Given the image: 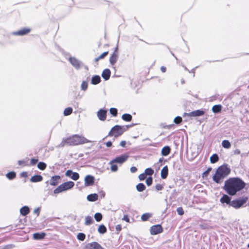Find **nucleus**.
I'll return each instance as SVG.
<instances>
[{"mask_svg": "<svg viewBox=\"0 0 249 249\" xmlns=\"http://www.w3.org/2000/svg\"><path fill=\"white\" fill-rule=\"evenodd\" d=\"M245 185L246 183L240 178H231L225 181L224 189L229 195L234 196Z\"/></svg>", "mask_w": 249, "mask_h": 249, "instance_id": "nucleus-1", "label": "nucleus"}, {"mask_svg": "<svg viewBox=\"0 0 249 249\" xmlns=\"http://www.w3.org/2000/svg\"><path fill=\"white\" fill-rule=\"evenodd\" d=\"M91 142L85 137L78 135H74L69 138L63 140L61 143L62 146L66 145H77L87 143H89Z\"/></svg>", "mask_w": 249, "mask_h": 249, "instance_id": "nucleus-2", "label": "nucleus"}, {"mask_svg": "<svg viewBox=\"0 0 249 249\" xmlns=\"http://www.w3.org/2000/svg\"><path fill=\"white\" fill-rule=\"evenodd\" d=\"M231 172V169L226 165H223L219 167L215 174L213 177L214 182L217 183H221L223 179L228 176Z\"/></svg>", "mask_w": 249, "mask_h": 249, "instance_id": "nucleus-3", "label": "nucleus"}, {"mask_svg": "<svg viewBox=\"0 0 249 249\" xmlns=\"http://www.w3.org/2000/svg\"><path fill=\"white\" fill-rule=\"evenodd\" d=\"M124 162V155L116 157L109 162L111 170L115 172L118 170V167L121 166Z\"/></svg>", "mask_w": 249, "mask_h": 249, "instance_id": "nucleus-4", "label": "nucleus"}, {"mask_svg": "<svg viewBox=\"0 0 249 249\" xmlns=\"http://www.w3.org/2000/svg\"><path fill=\"white\" fill-rule=\"evenodd\" d=\"M74 185V183L73 182L71 181H67L60 185L54 190L53 192L54 194H58L63 191L72 188Z\"/></svg>", "mask_w": 249, "mask_h": 249, "instance_id": "nucleus-5", "label": "nucleus"}, {"mask_svg": "<svg viewBox=\"0 0 249 249\" xmlns=\"http://www.w3.org/2000/svg\"><path fill=\"white\" fill-rule=\"evenodd\" d=\"M247 196H243L241 198L232 200L230 203V206L235 208L238 209L242 207L248 201Z\"/></svg>", "mask_w": 249, "mask_h": 249, "instance_id": "nucleus-6", "label": "nucleus"}, {"mask_svg": "<svg viewBox=\"0 0 249 249\" xmlns=\"http://www.w3.org/2000/svg\"><path fill=\"white\" fill-rule=\"evenodd\" d=\"M124 133L123 129L122 127L119 125H115L111 129L109 133V135L117 137L121 136Z\"/></svg>", "mask_w": 249, "mask_h": 249, "instance_id": "nucleus-7", "label": "nucleus"}, {"mask_svg": "<svg viewBox=\"0 0 249 249\" xmlns=\"http://www.w3.org/2000/svg\"><path fill=\"white\" fill-rule=\"evenodd\" d=\"M204 114V111L202 110H196L190 113H184V116L188 117H198L202 116Z\"/></svg>", "mask_w": 249, "mask_h": 249, "instance_id": "nucleus-8", "label": "nucleus"}, {"mask_svg": "<svg viewBox=\"0 0 249 249\" xmlns=\"http://www.w3.org/2000/svg\"><path fill=\"white\" fill-rule=\"evenodd\" d=\"M162 231V228L160 225L153 226L150 228V233L152 235H156Z\"/></svg>", "mask_w": 249, "mask_h": 249, "instance_id": "nucleus-9", "label": "nucleus"}, {"mask_svg": "<svg viewBox=\"0 0 249 249\" xmlns=\"http://www.w3.org/2000/svg\"><path fill=\"white\" fill-rule=\"evenodd\" d=\"M31 30L29 28H24L18 31L14 32L13 34L15 36H22L27 35L31 32Z\"/></svg>", "mask_w": 249, "mask_h": 249, "instance_id": "nucleus-10", "label": "nucleus"}, {"mask_svg": "<svg viewBox=\"0 0 249 249\" xmlns=\"http://www.w3.org/2000/svg\"><path fill=\"white\" fill-rule=\"evenodd\" d=\"M65 175L74 180H77L79 178V174L77 172H73L71 170H67L65 173Z\"/></svg>", "mask_w": 249, "mask_h": 249, "instance_id": "nucleus-11", "label": "nucleus"}, {"mask_svg": "<svg viewBox=\"0 0 249 249\" xmlns=\"http://www.w3.org/2000/svg\"><path fill=\"white\" fill-rule=\"evenodd\" d=\"M94 178L90 175L87 176L85 178V185L86 186H91L94 184Z\"/></svg>", "mask_w": 249, "mask_h": 249, "instance_id": "nucleus-12", "label": "nucleus"}, {"mask_svg": "<svg viewBox=\"0 0 249 249\" xmlns=\"http://www.w3.org/2000/svg\"><path fill=\"white\" fill-rule=\"evenodd\" d=\"M69 61L75 68L78 69L80 68V62L75 57H70L69 58Z\"/></svg>", "mask_w": 249, "mask_h": 249, "instance_id": "nucleus-13", "label": "nucleus"}, {"mask_svg": "<svg viewBox=\"0 0 249 249\" xmlns=\"http://www.w3.org/2000/svg\"><path fill=\"white\" fill-rule=\"evenodd\" d=\"M107 111L104 109H100L97 112V116L101 121H105L107 118Z\"/></svg>", "mask_w": 249, "mask_h": 249, "instance_id": "nucleus-14", "label": "nucleus"}, {"mask_svg": "<svg viewBox=\"0 0 249 249\" xmlns=\"http://www.w3.org/2000/svg\"><path fill=\"white\" fill-rule=\"evenodd\" d=\"M89 249H105L98 243L93 242L88 245Z\"/></svg>", "mask_w": 249, "mask_h": 249, "instance_id": "nucleus-15", "label": "nucleus"}, {"mask_svg": "<svg viewBox=\"0 0 249 249\" xmlns=\"http://www.w3.org/2000/svg\"><path fill=\"white\" fill-rule=\"evenodd\" d=\"M60 179L59 176H54L51 178L50 184L52 186H56L59 182V180Z\"/></svg>", "mask_w": 249, "mask_h": 249, "instance_id": "nucleus-16", "label": "nucleus"}, {"mask_svg": "<svg viewBox=\"0 0 249 249\" xmlns=\"http://www.w3.org/2000/svg\"><path fill=\"white\" fill-rule=\"evenodd\" d=\"M111 72L108 69L104 70L102 73V76L105 80H107L110 77Z\"/></svg>", "mask_w": 249, "mask_h": 249, "instance_id": "nucleus-17", "label": "nucleus"}, {"mask_svg": "<svg viewBox=\"0 0 249 249\" xmlns=\"http://www.w3.org/2000/svg\"><path fill=\"white\" fill-rule=\"evenodd\" d=\"M220 202L223 204L225 203L230 206V203H231V198L228 196L224 195L220 198Z\"/></svg>", "mask_w": 249, "mask_h": 249, "instance_id": "nucleus-18", "label": "nucleus"}, {"mask_svg": "<svg viewBox=\"0 0 249 249\" xmlns=\"http://www.w3.org/2000/svg\"><path fill=\"white\" fill-rule=\"evenodd\" d=\"M46 235L45 232H36L33 234V238L36 240H40L43 239Z\"/></svg>", "mask_w": 249, "mask_h": 249, "instance_id": "nucleus-19", "label": "nucleus"}, {"mask_svg": "<svg viewBox=\"0 0 249 249\" xmlns=\"http://www.w3.org/2000/svg\"><path fill=\"white\" fill-rule=\"evenodd\" d=\"M168 174V169L167 166H165L161 170V177L163 179L167 178Z\"/></svg>", "mask_w": 249, "mask_h": 249, "instance_id": "nucleus-20", "label": "nucleus"}, {"mask_svg": "<svg viewBox=\"0 0 249 249\" xmlns=\"http://www.w3.org/2000/svg\"><path fill=\"white\" fill-rule=\"evenodd\" d=\"M43 180V177L41 175H35L33 176L31 179L30 181L32 182H37L41 181Z\"/></svg>", "mask_w": 249, "mask_h": 249, "instance_id": "nucleus-21", "label": "nucleus"}, {"mask_svg": "<svg viewBox=\"0 0 249 249\" xmlns=\"http://www.w3.org/2000/svg\"><path fill=\"white\" fill-rule=\"evenodd\" d=\"M21 214L26 216L30 213V209L28 206H23L20 210Z\"/></svg>", "mask_w": 249, "mask_h": 249, "instance_id": "nucleus-22", "label": "nucleus"}, {"mask_svg": "<svg viewBox=\"0 0 249 249\" xmlns=\"http://www.w3.org/2000/svg\"><path fill=\"white\" fill-rule=\"evenodd\" d=\"M117 57H118V55H117V52L114 51V52L113 53V54H112V55L111 56V57L109 58L110 63L112 65H114L117 61Z\"/></svg>", "mask_w": 249, "mask_h": 249, "instance_id": "nucleus-23", "label": "nucleus"}, {"mask_svg": "<svg viewBox=\"0 0 249 249\" xmlns=\"http://www.w3.org/2000/svg\"><path fill=\"white\" fill-rule=\"evenodd\" d=\"M171 151V149L169 146H166L162 148L161 150V155L163 156H166L169 154Z\"/></svg>", "mask_w": 249, "mask_h": 249, "instance_id": "nucleus-24", "label": "nucleus"}, {"mask_svg": "<svg viewBox=\"0 0 249 249\" xmlns=\"http://www.w3.org/2000/svg\"><path fill=\"white\" fill-rule=\"evenodd\" d=\"M98 198V196L97 194H90L88 196H87V199L89 201H96Z\"/></svg>", "mask_w": 249, "mask_h": 249, "instance_id": "nucleus-25", "label": "nucleus"}, {"mask_svg": "<svg viewBox=\"0 0 249 249\" xmlns=\"http://www.w3.org/2000/svg\"><path fill=\"white\" fill-rule=\"evenodd\" d=\"M101 82V78L99 75H95L91 79V84L96 85Z\"/></svg>", "mask_w": 249, "mask_h": 249, "instance_id": "nucleus-26", "label": "nucleus"}, {"mask_svg": "<svg viewBox=\"0 0 249 249\" xmlns=\"http://www.w3.org/2000/svg\"><path fill=\"white\" fill-rule=\"evenodd\" d=\"M108 54V52H104L103 53H102L100 55H99L98 57L95 58L94 59V62L96 63H98V62L101 60L104 59L106 56H107Z\"/></svg>", "mask_w": 249, "mask_h": 249, "instance_id": "nucleus-27", "label": "nucleus"}, {"mask_svg": "<svg viewBox=\"0 0 249 249\" xmlns=\"http://www.w3.org/2000/svg\"><path fill=\"white\" fill-rule=\"evenodd\" d=\"M107 231V228L104 225H101L99 226L98 229V231L101 234L106 233Z\"/></svg>", "mask_w": 249, "mask_h": 249, "instance_id": "nucleus-28", "label": "nucleus"}, {"mask_svg": "<svg viewBox=\"0 0 249 249\" xmlns=\"http://www.w3.org/2000/svg\"><path fill=\"white\" fill-rule=\"evenodd\" d=\"M6 177L9 179H13L16 177V173L14 171L10 172L6 175Z\"/></svg>", "mask_w": 249, "mask_h": 249, "instance_id": "nucleus-29", "label": "nucleus"}, {"mask_svg": "<svg viewBox=\"0 0 249 249\" xmlns=\"http://www.w3.org/2000/svg\"><path fill=\"white\" fill-rule=\"evenodd\" d=\"M93 222V220L92 217L87 216L85 217V224L86 225H89Z\"/></svg>", "mask_w": 249, "mask_h": 249, "instance_id": "nucleus-30", "label": "nucleus"}, {"mask_svg": "<svg viewBox=\"0 0 249 249\" xmlns=\"http://www.w3.org/2000/svg\"><path fill=\"white\" fill-rule=\"evenodd\" d=\"M210 160L212 163H214L218 160L219 158L217 154H214L210 157Z\"/></svg>", "mask_w": 249, "mask_h": 249, "instance_id": "nucleus-31", "label": "nucleus"}, {"mask_svg": "<svg viewBox=\"0 0 249 249\" xmlns=\"http://www.w3.org/2000/svg\"><path fill=\"white\" fill-rule=\"evenodd\" d=\"M72 108L71 107L66 108L63 112L64 116H68L71 115L72 112Z\"/></svg>", "mask_w": 249, "mask_h": 249, "instance_id": "nucleus-32", "label": "nucleus"}, {"mask_svg": "<svg viewBox=\"0 0 249 249\" xmlns=\"http://www.w3.org/2000/svg\"><path fill=\"white\" fill-rule=\"evenodd\" d=\"M222 146L225 148H230L231 146V143L228 140H224L222 142Z\"/></svg>", "mask_w": 249, "mask_h": 249, "instance_id": "nucleus-33", "label": "nucleus"}, {"mask_svg": "<svg viewBox=\"0 0 249 249\" xmlns=\"http://www.w3.org/2000/svg\"><path fill=\"white\" fill-rule=\"evenodd\" d=\"M222 107L221 105H214L212 107V111L214 113L219 112L221 110Z\"/></svg>", "mask_w": 249, "mask_h": 249, "instance_id": "nucleus-34", "label": "nucleus"}, {"mask_svg": "<svg viewBox=\"0 0 249 249\" xmlns=\"http://www.w3.org/2000/svg\"><path fill=\"white\" fill-rule=\"evenodd\" d=\"M136 189L139 192H142L145 189V186L143 183H140L136 186Z\"/></svg>", "mask_w": 249, "mask_h": 249, "instance_id": "nucleus-35", "label": "nucleus"}, {"mask_svg": "<svg viewBox=\"0 0 249 249\" xmlns=\"http://www.w3.org/2000/svg\"><path fill=\"white\" fill-rule=\"evenodd\" d=\"M152 216V214L150 213H145L143 214L141 216V219L142 221H145L147 220L149 218Z\"/></svg>", "mask_w": 249, "mask_h": 249, "instance_id": "nucleus-36", "label": "nucleus"}, {"mask_svg": "<svg viewBox=\"0 0 249 249\" xmlns=\"http://www.w3.org/2000/svg\"><path fill=\"white\" fill-rule=\"evenodd\" d=\"M46 164L43 162H39L37 164V167L38 169L41 170H44L46 168Z\"/></svg>", "mask_w": 249, "mask_h": 249, "instance_id": "nucleus-37", "label": "nucleus"}, {"mask_svg": "<svg viewBox=\"0 0 249 249\" xmlns=\"http://www.w3.org/2000/svg\"><path fill=\"white\" fill-rule=\"evenodd\" d=\"M102 217V215L101 213H97L94 214V218L97 222L101 221Z\"/></svg>", "mask_w": 249, "mask_h": 249, "instance_id": "nucleus-38", "label": "nucleus"}, {"mask_svg": "<svg viewBox=\"0 0 249 249\" xmlns=\"http://www.w3.org/2000/svg\"><path fill=\"white\" fill-rule=\"evenodd\" d=\"M144 173L145 174L146 176L147 175L151 176L154 174V170L150 168H148L145 170Z\"/></svg>", "mask_w": 249, "mask_h": 249, "instance_id": "nucleus-39", "label": "nucleus"}, {"mask_svg": "<svg viewBox=\"0 0 249 249\" xmlns=\"http://www.w3.org/2000/svg\"><path fill=\"white\" fill-rule=\"evenodd\" d=\"M77 238L80 241H84L85 239L86 235L83 233H79L77 235Z\"/></svg>", "mask_w": 249, "mask_h": 249, "instance_id": "nucleus-40", "label": "nucleus"}, {"mask_svg": "<svg viewBox=\"0 0 249 249\" xmlns=\"http://www.w3.org/2000/svg\"><path fill=\"white\" fill-rule=\"evenodd\" d=\"M28 160H19L18 161V163L19 165H21V166H28V165H29V164H28Z\"/></svg>", "mask_w": 249, "mask_h": 249, "instance_id": "nucleus-41", "label": "nucleus"}, {"mask_svg": "<svg viewBox=\"0 0 249 249\" xmlns=\"http://www.w3.org/2000/svg\"><path fill=\"white\" fill-rule=\"evenodd\" d=\"M109 111L111 114H112L113 116L115 117L117 115V109L115 108H111L109 109Z\"/></svg>", "mask_w": 249, "mask_h": 249, "instance_id": "nucleus-42", "label": "nucleus"}, {"mask_svg": "<svg viewBox=\"0 0 249 249\" xmlns=\"http://www.w3.org/2000/svg\"><path fill=\"white\" fill-rule=\"evenodd\" d=\"M182 120L181 117L177 116L174 119V122L177 124H179L182 122Z\"/></svg>", "mask_w": 249, "mask_h": 249, "instance_id": "nucleus-43", "label": "nucleus"}, {"mask_svg": "<svg viewBox=\"0 0 249 249\" xmlns=\"http://www.w3.org/2000/svg\"><path fill=\"white\" fill-rule=\"evenodd\" d=\"M153 178L151 177L148 178L146 180V183L147 186H150L152 184Z\"/></svg>", "mask_w": 249, "mask_h": 249, "instance_id": "nucleus-44", "label": "nucleus"}, {"mask_svg": "<svg viewBox=\"0 0 249 249\" xmlns=\"http://www.w3.org/2000/svg\"><path fill=\"white\" fill-rule=\"evenodd\" d=\"M88 88V83L86 82L83 81L81 84L82 89L85 90Z\"/></svg>", "mask_w": 249, "mask_h": 249, "instance_id": "nucleus-45", "label": "nucleus"}, {"mask_svg": "<svg viewBox=\"0 0 249 249\" xmlns=\"http://www.w3.org/2000/svg\"><path fill=\"white\" fill-rule=\"evenodd\" d=\"M110 3V2L109 1L104 0L101 2L100 4L102 6H109Z\"/></svg>", "mask_w": 249, "mask_h": 249, "instance_id": "nucleus-46", "label": "nucleus"}, {"mask_svg": "<svg viewBox=\"0 0 249 249\" xmlns=\"http://www.w3.org/2000/svg\"><path fill=\"white\" fill-rule=\"evenodd\" d=\"M146 178V175L144 173L140 174L139 176V178L140 180H143Z\"/></svg>", "mask_w": 249, "mask_h": 249, "instance_id": "nucleus-47", "label": "nucleus"}, {"mask_svg": "<svg viewBox=\"0 0 249 249\" xmlns=\"http://www.w3.org/2000/svg\"><path fill=\"white\" fill-rule=\"evenodd\" d=\"M37 159H32L30 161V165H35L38 162Z\"/></svg>", "mask_w": 249, "mask_h": 249, "instance_id": "nucleus-48", "label": "nucleus"}, {"mask_svg": "<svg viewBox=\"0 0 249 249\" xmlns=\"http://www.w3.org/2000/svg\"><path fill=\"white\" fill-rule=\"evenodd\" d=\"M155 188L157 190L160 191L162 190L163 186L162 185L160 184H157L155 186Z\"/></svg>", "mask_w": 249, "mask_h": 249, "instance_id": "nucleus-49", "label": "nucleus"}, {"mask_svg": "<svg viewBox=\"0 0 249 249\" xmlns=\"http://www.w3.org/2000/svg\"><path fill=\"white\" fill-rule=\"evenodd\" d=\"M177 211L179 215H183L184 213L183 210L181 207L178 208Z\"/></svg>", "mask_w": 249, "mask_h": 249, "instance_id": "nucleus-50", "label": "nucleus"}, {"mask_svg": "<svg viewBox=\"0 0 249 249\" xmlns=\"http://www.w3.org/2000/svg\"><path fill=\"white\" fill-rule=\"evenodd\" d=\"M40 208H37L34 210V213L35 214H36L37 216H38L40 214Z\"/></svg>", "mask_w": 249, "mask_h": 249, "instance_id": "nucleus-51", "label": "nucleus"}, {"mask_svg": "<svg viewBox=\"0 0 249 249\" xmlns=\"http://www.w3.org/2000/svg\"><path fill=\"white\" fill-rule=\"evenodd\" d=\"M20 176L22 178H26L28 176V174L27 172H22L20 173Z\"/></svg>", "mask_w": 249, "mask_h": 249, "instance_id": "nucleus-52", "label": "nucleus"}, {"mask_svg": "<svg viewBox=\"0 0 249 249\" xmlns=\"http://www.w3.org/2000/svg\"><path fill=\"white\" fill-rule=\"evenodd\" d=\"M132 119V116L129 114L125 113V121H130Z\"/></svg>", "mask_w": 249, "mask_h": 249, "instance_id": "nucleus-53", "label": "nucleus"}, {"mask_svg": "<svg viewBox=\"0 0 249 249\" xmlns=\"http://www.w3.org/2000/svg\"><path fill=\"white\" fill-rule=\"evenodd\" d=\"M122 230V227L120 225H116V230L117 231H121Z\"/></svg>", "mask_w": 249, "mask_h": 249, "instance_id": "nucleus-54", "label": "nucleus"}, {"mask_svg": "<svg viewBox=\"0 0 249 249\" xmlns=\"http://www.w3.org/2000/svg\"><path fill=\"white\" fill-rule=\"evenodd\" d=\"M137 169L136 167H132L130 168V171L133 173L136 172L137 171Z\"/></svg>", "mask_w": 249, "mask_h": 249, "instance_id": "nucleus-55", "label": "nucleus"}, {"mask_svg": "<svg viewBox=\"0 0 249 249\" xmlns=\"http://www.w3.org/2000/svg\"><path fill=\"white\" fill-rule=\"evenodd\" d=\"M209 173H208V172H207L206 171H205L204 172H203V173L202 174V177L203 178H206V177H207V176L209 175Z\"/></svg>", "mask_w": 249, "mask_h": 249, "instance_id": "nucleus-56", "label": "nucleus"}, {"mask_svg": "<svg viewBox=\"0 0 249 249\" xmlns=\"http://www.w3.org/2000/svg\"><path fill=\"white\" fill-rule=\"evenodd\" d=\"M233 153L235 155H238V154H239L240 153V151L239 149H235L234 151H233Z\"/></svg>", "mask_w": 249, "mask_h": 249, "instance_id": "nucleus-57", "label": "nucleus"}, {"mask_svg": "<svg viewBox=\"0 0 249 249\" xmlns=\"http://www.w3.org/2000/svg\"><path fill=\"white\" fill-rule=\"evenodd\" d=\"M106 144L107 147H110L112 145V142L109 141L107 142Z\"/></svg>", "mask_w": 249, "mask_h": 249, "instance_id": "nucleus-58", "label": "nucleus"}, {"mask_svg": "<svg viewBox=\"0 0 249 249\" xmlns=\"http://www.w3.org/2000/svg\"><path fill=\"white\" fill-rule=\"evenodd\" d=\"M160 70L162 72H165L166 71V68L164 67H161Z\"/></svg>", "mask_w": 249, "mask_h": 249, "instance_id": "nucleus-59", "label": "nucleus"}, {"mask_svg": "<svg viewBox=\"0 0 249 249\" xmlns=\"http://www.w3.org/2000/svg\"><path fill=\"white\" fill-rule=\"evenodd\" d=\"M120 144L121 146H122L123 147H124V141H122L120 143Z\"/></svg>", "mask_w": 249, "mask_h": 249, "instance_id": "nucleus-60", "label": "nucleus"}, {"mask_svg": "<svg viewBox=\"0 0 249 249\" xmlns=\"http://www.w3.org/2000/svg\"><path fill=\"white\" fill-rule=\"evenodd\" d=\"M211 170H212V168L210 167V168H208L207 169L206 171H207V172H208V173H210V172Z\"/></svg>", "mask_w": 249, "mask_h": 249, "instance_id": "nucleus-61", "label": "nucleus"}, {"mask_svg": "<svg viewBox=\"0 0 249 249\" xmlns=\"http://www.w3.org/2000/svg\"><path fill=\"white\" fill-rule=\"evenodd\" d=\"M134 124H132V125H125V128H129L130 126L133 125Z\"/></svg>", "mask_w": 249, "mask_h": 249, "instance_id": "nucleus-62", "label": "nucleus"}, {"mask_svg": "<svg viewBox=\"0 0 249 249\" xmlns=\"http://www.w3.org/2000/svg\"><path fill=\"white\" fill-rule=\"evenodd\" d=\"M125 221H127V222H128V221H129V219H128V218L127 217V216H125Z\"/></svg>", "mask_w": 249, "mask_h": 249, "instance_id": "nucleus-63", "label": "nucleus"}, {"mask_svg": "<svg viewBox=\"0 0 249 249\" xmlns=\"http://www.w3.org/2000/svg\"><path fill=\"white\" fill-rule=\"evenodd\" d=\"M122 118L123 120H124V114L122 115Z\"/></svg>", "mask_w": 249, "mask_h": 249, "instance_id": "nucleus-64", "label": "nucleus"}]
</instances>
